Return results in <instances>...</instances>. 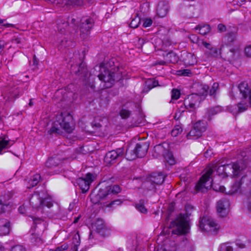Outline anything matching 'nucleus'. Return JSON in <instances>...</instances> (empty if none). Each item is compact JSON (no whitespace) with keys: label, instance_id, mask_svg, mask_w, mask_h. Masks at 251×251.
<instances>
[{"label":"nucleus","instance_id":"nucleus-15","mask_svg":"<svg viewBox=\"0 0 251 251\" xmlns=\"http://www.w3.org/2000/svg\"><path fill=\"white\" fill-rule=\"evenodd\" d=\"M247 165L243 160H239L233 163L232 165L227 164L224 165L225 171H226L227 168L232 169V176L236 177L243 175L244 170L246 168Z\"/></svg>","mask_w":251,"mask_h":251},{"label":"nucleus","instance_id":"nucleus-23","mask_svg":"<svg viewBox=\"0 0 251 251\" xmlns=\"http://www.w3.org/2000/svg\"><path fill=\"white\" fill-rule=\"evenodd\" d=\"M24 92V89L20 87H11L8 92V95L6 100H12L13 98L16 99L20 95H22Z\"/></svg>","mask_w":251,"mask_h":251},{"label":"nucleus","instance_id":"nucleus-37","mask_svg":"<svg viewBox=\"0 0 251 251\" xmlns=\"http://www.w3.org/2000/svg\"><path fill=\"white\" fill-rule=\"evenodd\" d=\"M41 176L39 174L34 175L28 181L29 185L27 186L29 188H32L36 186L39 182Z\"/></svg>","mask_w":251,"mask_h":251},{"label":"nucleus","instance_id":"nucleus-18","mask_svg":"<svg viewBox=\"0 0 251 251\" xmlns=\"http://www.w3.org/2000/svg\"><path fill=\"white\" fill-rule=\"evenodd\" d=\"M10 193L5 194L0 197V213H3L10 211L12 203L10 201Z\"/></svg>","mask_w":251,"mask_h":251},{"label":"nucleus","instance_id":"nucleus-12","mask_svg":"<svg viewBox=\"0 0 251 251\" xmlns=\"http://www.w3.org/2000/svg\"><path fill=\"white\" fill-rule=\"evenodd\" d=\"M203 100V98L200 96L196 94H192L185 99L184 104L186 109L189 111H192L199 107L200 103Z\"/></svg>","mask_w":251,"mask_h":251},{"label":"nucleus","instance_id":"nucleus-55","mask_svg":"<svg viewBox=\"0 0 251 251\" xmlns=\"http://www.w3.org/2000/svg\"><path fill=\"white\" fill-rule=\"evenodd\" d=\"M245 54L248 57H251V45L247 46L245 48Z\"/></svg>","mask_w":251,"mask_h":251},{"label":"nucleus","instance_id":"nucleus-45","mask_svg":"<svg viewBox=\"0 0 251 251\" xmlns=\"http://www.w3.org/2000/svg\"><path fill=\"white\" fill-rule=\"evenodd\" d=\"M9 141L2 138H0V154L2 151L7 148Z\"/></svg>","mask_w":251,"mask_h":251},{"label":"nucleus","instance_id":"nucleus-52","mask_svg":"<svg viewBox=\"0 0 251 251\" xmlns=\"http://www.w3.org/2000/svg\"><path fill=\"white\" fill-rule=\"evenodd\" d=\"M178 75L183 76H189L191 74V71L188 69L179 70L177 71Z\"/></svg>","mask_w":251,"mask_h":251},{"label":"nucleus","instance_id":"nucleus-48","mask_svg":"<svg viewBox=\"0 0 251 251\" xmlns=\"http://www.w3.org/2000/svg\"><path fill=\"white\" fill-rule=\"evenodd\" d=\"M165 157L167 161L170 165H173L175 163V160L171 152L169 151L168 154Z\"/></svg>","mask_w":251,"mask_h":251},{"label":"nucleus","instance_id":"nucleus-4","mask_svg":"<svg viewBox=\"0 0 251 251\" xmlns=\"http://www.w3.org/2000/svg\"><path fill=\"white\" fill-rule=\"evenodd\" d=\"M149 147L147 142L142 141L128 146L126 149V156L127 160H133L137 157H143L147 154Z\"/></svg>","mask_w":251,"mask_h":251},{"label":"nucleus","instance_id":"nucleus-2","mask_svg":"<svg viewBox=\"0 0 251 251\" xmlns=\"http://www.w3.org/2000/svg\"><path fill=\"white\" fill-rule=\"evenodd\" d=\"M101 187L96 194L91 195V201L94 204H97L102 200H111L112 195H116L121 191L119 185L113 186L107 185L105 182H102L100 184Z\"/></svg>","mask_w":251,"mask_h":251},{"label":"nucleus","instance_id":"nucleus-32","mask_svg":"<svg viewBox=\"0 0 251 251\" xmlns=\"http://www.w3.org/2000/svg\"><path fill=\"white\" fill-rule=\"evenodd\" d=\"M222 111V108L220 106H216L207 108L206 110V115L210 120L212 116L217 114Z\"/></svg>","mask_w":251,"mask_h":251},{"label":"nucleus","instance_id":"nucleus-36","mask_svg":"<svg viewBox=\"0 0 251 251\" xmlns=\"http://www.w3.org/2000/svg\"><path fill=\"white\" fill-rule=\"evenodd\" d=\"M195 29L199 30V33L201 35H204L210 32V26L208 25H198L195 27Z\"/></svg>","mask_w":251,"mask_h":251},{"label":"nucleus","instance_id":"nucleus-39","mask_svg":"<svg viewBox=\"0 0 251 251\" xmlns=\"http://www.w3.org/2000/svg\"><path fill=\"white\" fill-rule=\"evenodd\" d=\"M145 201L144 200H141L139 202L135 205L136 208L142 213H146L147 209L145 207Z\"/></svg>","mask_w":251,"mask_h":251},{"label":"nucleus","instance_id":"nucleus-7","mask_svg":"<svg viewBox=\"0 0 251 251\" xmlns=\"http://www.w3.org/2000/svg\"><path fill=\"white\" fill-rule=\"evenodd\" d=\"M213 173V170L211 168L209 169L200 178L199 182L195 186L197 191H201V192H206L209 187L213 185V180L209 182L211 175Z\"/></svg>","mask_w":251,"mask_h":251},{"label":"nucleus","instance_id":"nucleus-3","mask_svg":"<svg viewBox=\"0 0 251 251\" xmlns=\"http://www.w3.org/2000/svg\"><path fill=\"white\" fill-rule=\"evenodd\" d=\"M100 73L98 75L99 79L104 83L103 87L108 88L112 87L115 81H118L122 78L121 72L118 70L116 72L111 70H109L105 67L100 66Z\"/></svg>","mask_w":251,"mask_h":251},{"label":"nucleus","instance_id":"nucleus-17","mask_svg":"<svg viewBox=\"0 0 251 251\" xmlns=\"http://www.w3.org/2000/svg\"><path fill=\"white\" fill-rule=\"evenodd\" d=\"M229 206V200L227 197L219 200L217 203V211L219 215L223 217L226 216L228 212Z\"/></svg>","mask_w":251,"mask_h":251},{"label":"nucleus","instance_id":"nucleus-34","mask_svg":"<svg viewBox=\"0 0 251 251\" xmlns=\"http://www.w3.org/2000/svg\"><path fill=\"white\" fill-rule=\"evenodd\" d=\"M158 85V81L154 79H149L146 82V85L144 88V91L148 92L151 89Z\"/></svg>","mask_w":251,"mask_h":251},{"label":"nucleus","instance_id":"nucleus-62","mask_svg":"<svg viewBox=\"0 0 251 251\" xmlns=\"http://www.w3.org/2000/svg\"><path fill=\"white\" fill-rule=\"evenodd\" d=\"M167 63H168V62L166 61V60H165V61L157 60L155 62V65H167Z\"/></svg>","mask_w":251,"mask_h":251},{"label":"nucleus","instance_id":"nucleus-1","mask_svg":"<svg viewBox=\"0 0 251 251\" xmlns=\"http://www.w3.org/2000/svg\"><path fill=\"white\" fill-rule=\"evenodd\" d=\"M45 195L43 192H35L32 195L29 202L32 208L41 213L49 212L51 216L59 214L60 206L57 204L53 205L51 199Z\"/></svg>","mask_w":251,"mask_h":251},{"label":"nucleus","instance_id":"nucleus-61","mask_svg":"<svg viewBox=\"0 0 251 251\" xmlns=\"http://www.w3.org/2000/svg\"><path fill=\"white\" fill-rule=\"evenodd\" d=\"M228 50H229V55H228L227 57L229 58H233V55H234V52H235V50L233 49H228Z\"/></svg>","mask_w":251,"mask_h":251},{"label":"nucleus","instance_id":"nucleus-25","mask_svg":"<svg viewBox=\"0 0 251 251\" xmlns=\"http://www.w3.org/2000/svg\"><path fill=\"white\" fill-rule=\"evenodd\" d=\"M246 177V176L244 175L239 180L236 179L234 183L231 186L230 190H229L228 192H225V193L228 195H232L237 192L238 190H239L243 183V181Z\"/></svg>","mask_w":251,"mask_h":251},{"label":"nucleus","instance_id":"nucleus-29","mask_svg":"<svg viewBox=\"0 0 251 251\" xmlns=\"http://www.w3.org/2000/svg\"><path fill=\"white\" fill-rule=\"evenodd\" d=\"M168 11V4L164 1H160L159 2L157 9L158 15L160 17H164L167 15Z\"/></svg>","mask_w":251,"mask_h":251},{"label":"nucleus","instance_id":"nucleus-57","mask_svg":"<svg viewBox=\"0 0 251 251\" xmlns=\"http://www.w3.org/2000/svg\"><path fill=\"white\" fill-rule=\"evenodd\" d=\"M218 29L220 32H224L226 30V26L222 24H220L218 25Z\"/></svg>","mask_w":251,"mask_h":251},{"label":"nucleus","instance_id":"nucleus-58","mask_svg":"<svg viewBox=\"0 0 251 251\" xmlns=\"http://www.w3.org/2000/svg\"><path fill=\"white\" fill-rule=\"evenodd\" d=\"M183 5L185 8L191 7L192 3L190 2V0H184L183 2Z\"/></svg>","mask_w":251,"mask_h":251},{"label":"nucleus","instance_id":"nucleus-20","mask_svg":"<svg viewBox=\"0 0 251 251\" xmlns=\"http://www.w3.org/2000/svg\"><path fill=\"white\" fill-rule=\"evenodd\" d=\"M180 60L185 66L194 65L197 63V60L194 54L186 51L181 52Z\"/></svg>","mask_w":251,"mask_h":251},{"label":"nucleus","instance_id":"nucleus-24","mask_svg":"<svg viewBox=\"0 0 251 251\" xmlns=\"http://www.w3.org/2000/svg\"><path fill=\"white\" fill-rule=\"evenodd\" d=\"M56 22L58 31L61 34H65L67 31L70 30L68 21H66L65 19H58Z\"/></svg>","mask_w":251,"mask_h":251},{"label":"nucleus","instance_id":"nucleus-63","mask_svg":"<svg viewBox=\"0 0 251 251\" xmlns=\"http://www.w3.org/2000/svg\"><path fill=\"white\" fill-rule=\"evenodd\" d=\"M76 203V202L75 201V200L72 202L70 203L68 207V210L70 211H71L74 209Z\"/></svg>","mask_w":251,"mask_h":251},{"label":"nucleus","instance_id":"nucleus-41","mask_svg":"<svg viewBox=\"0 0 251 251\" xmlns=\"http://www.w3.org/2000/svg\"><path fill=\"white\" fill-rule=\"evenodd\" d=\"M30 240L31 242L35 245H38L42 243L41 238L35 234H31Z\"/></svg>","mask_w":251,"mask_h":251},{"label":"nucleus","instance_id":"nucleus-27","mask_svg":"<svg viewBox=\"0 0 251 251\" xmlns=\"http://www.w3.org/2000/svg\"><path fill=\"white\" fill-rule=\"evenodd\" d=\"M10 230V223L6 220H0V236L8 234Z\"/></svg>","mask_w":251,"mask_h":251},{"label":"nucleus","instance_id":"nucleus-50","mask_svg":"<svg viewBox=\"0 0 251 251\" xmlns=\"http://www.w3.org/2000/svg\"><path fill=\"white\" fill-rule=\"evenodd\" d=\"M142 22L143 26L144 27H148L150 26L152 24V20L151 18H145L143 19Z\"/></svg>","mask_w":251,"mask_h":251},{"label":"nucleus","instance_id":"nucleus-64","mask_svg":"<svg viewBox=\"0 0 251 251\" xmlns=\"http://www.w3.org/2000/svg\"><path fill=\"white\" fill-rule=\"evenodd\" d=\"M145 42V40L143 38H139L138 42V45L139 46V48H142Z\"/></svg>","mask_w":251,"mask_h":251},{"label":"nucleus","instance_id":"nucleus-5","mask_svg":"<svg viewBox=\"0 0 251 251\" xmlns=\"http://www.w3.org/2000/svg\"><path fill=\"white\" fill-rule=\"evenodd\" d=\"M72 120V117L68 115L66 117L62 118L61 122H55L51 127L48 131V134L50 135V137L54 135L57 136L62 133V129H63L68 133H71L73 130V126H71L70 120Z\"/></svg>","mask_w":251,"mask_h":251},{"label":"nucleus","instance_id":"nucleus-43","mask_svg":"<svg viewBox=\"0 0 251 251\" xmlns=\"http://www.w3.org/2000/svg\"><path fill=\"white\" fill-rule=\"evenodd\" d=\"M219 251H233V249L228 243H224L221 245Z\"/></svg>","mask_w":251,"mask_h":251},{"label":"nucleus","instance_id":"nucleus-53","mask_svg":"<svg viewBox=\"0 0 251 251\" xmlns=\"http://www.w3.org/2000/svg\"><path fill=\"white\" fill-rule=\"evenodd\" d=\"M122 202V201L119 199H115L114 200L111 201L108 204H107L108 207H112L113 205H120Z\"/></svg>","mask_w":251,"mask_h":251},{"label":"nucleus","instance_id":"nucleus-44","mask_svg":"<svg viewBox=\"0 0 251 251\" xmlns=\"http://www.w3.org/2000/svg\"><path fill=\"white\" fill-rule=\"evenodd\" d=\"M141 20L139 17H135L133 19L130 24V26L132 28H136L138 26Z\"/></svg>","mask_w":251,"mask_h":251},{"label":"nucleus","instance_id":"nucleus-21","mask_svg":"<svg viewBox=\"0 0 251 251\" xmlns=\"http://www.w3.org/2000/svg\"><path fill=\"white\" fill-rule=\"evenodd\" d=\"M64 159L58 155H54L48 159L46 165L48 168L53 169L60 165Z\"/></svg>","mask_w":251,"mask_h":251},{"label":"nucleus","instance_id":"nucleus-10","mask_svg":"<svg viewBox=\"0 0 251 251\" xmlns=\"http://www.w3.org/2000/svg\"><path fill=\"white\" fill-rule=\"evenodd\" d=\"M206 129V123L201 121H199L195 123L193 128L187 135L188 139H196L201 136L202 134Z\"/></svg>","mask_w":251,"mask_h":251},{"label":"nucleus","instance_id":"nucleus-19","mask_svg":"<svg viewBox=\"0 0 251 251\" xmlns=\"http://www.w3.org/2000/svg\"><path fill=\"white\" fill-rule=\"evenodd\" d=\"M237 88L242 95V98L249 99V102L251 106V86H249L247 82L244 81L239 84Z\"/></svg>","mask_w":251,"mask_h":251},{"label":"nucleus","instance_id":"nucleus-47","mask_svg":"<svg viewBox=\"0 0 251 251\" xmlns=\"http://www.w3.org/2000/svg\"><path fill=\"white\" fill-rule=\"evenodd\" d=\"M120 114L122 118L126 119L129 117L130 115V112L128 110L122 109L120 112Z\"/></svg>","mask_w":251,"mask_h":251},{"label":"nucleus","instance_id":"nucleus-60","mask_svg":"<svg viewBox=\"0 0 251 251\" xmlns=\"http://www.w3.org/2000/svg\"><path fill=\"white\" fill-rule=\"evenodd\" d=\"M213 152L211 150H207L204 153V156L206 158H208L211 156Z\"/></svg>","mask_w":251,"mask_h":251},{"label":"nucleus","instance_id":"nucleus-31","mask_svg":"<svg viewBox=\"0 0 251 251\" xmlns=\"http://www.w3.org/2000/svg\"><path fill=\"white\" fill-rule=\"evenodd\" d=\"M164 57L168 63L175 64L177 63L179 60V57L173 51L169 52L164 56Z\"/></svg>","mask_w":251,"mask_h":251},{"label":"nucleus","instance_id":"nucleus-46","mask_svg":"<svg viewBox=\"0 0 251 251\" xmlns=\"http://www.w3.org/2000/svg\"><path fill=\"white\" fill-rule=\"evenodd\" d=\"M219 87V84L217 83H214L211 88L209 91V94L210 96L215 97L217 90Z\"/></svg>","mask_w":251,"mask_h":251},{"label":"nucleus","instance_id":"nucleus-40","mask_svg":"<svg viewBox=\"0 0 251 251\" xmlns=\"http://www.w3.org/2000/svg\"><path fill=\"white\" fill-rule=\"evenodd\" d=\"M236 39V34L234 32L229 33L225 37V40L227 44L233 43Z\"/></svg>","mask_w":251,"mask_h":251},{"label":"nucleus","instance_id":"nucleus-38","mask_svg":"<svg viewBox=\"0 0 251 251\" xmlns=\"http://www.w3.org/2000/svg\"><path fill=\"white\" fill-rule=\"evenodd\" d=\"M65 3L68 6L71 5H81L84 1H87L89 2H91V0H65Z\"/></svg>","mask_w":251,"mask_h":251},{"label":"nucleus","instance_id":"nucleus-28","mask_svg":"<svg viewBox=\"0 0 251 251\" xmlns=\"http://www.w3.org/2000/svg\"><path fill=\"white\" fill-rule=\"evenodd\" d=\"M149 177L151 179V181L154 183L156 185L161 184L165 179V176L161 172L152 173Z\"/></svg>","mask_w":251,"mask_h":251},{"label":"nucleus","instance_id":"nucleus-59","mask_svg":"<svg viewBox=\"0 0 251 251\" xmlns=\"http://www.w3.org/2000/svg\"><path fill=\"white\" fill-rule=\"evenodd\" d=\"M32 218L33 219V223L35 225H37L38 224L41 223V222H43L44 221L40 218H34L33 217H32Z\"/></svg>","mask_w":251,"mask_h":251},{"label":"nucleus","instance_id":"nucleus-49","mask_svg":"<svg viewBox=\"0 0 251 251\" xmlns=\"http://www.w3.org/2000/svg\"><path fill=\"white\" fill-rule=\"evenodd\" d=\"M180 91L177 89H173L172 90V99L173 100H177L180 97Z\"/></svg>","mask_w":251,"mask_h":251},{"label":"nucleus","instance_id":"nucleus-54","mask_svg":"<svg viewBox=\"0 0 251 251\" xmlns=\"http://www.w3.org/2000/svg\"><path fill=\"white\" fill-rule=\"evenodd\" d=\"M11 251H26V250L23 246L18 245L13 247Z\"/></svg>","mask_w":251,"mask_h":251},{"label":"nucleus","instance_id":"nucleus-51","mask_svg":"<svg viewBox=\"0 0 251 251\" xmlns=\"http://www.w3.org/2000/svg\"><path fill=\"white\" fill-rule=\"evenodd\" d=\"M247 197L246 205L248 210L251 212V190L249 192Z\"/></svg>","mask_w":251,"mask_h":251},{"label":"nucleus","instance_id":"nucleus-11","mask_svg":"<svg viewBox=\"0 0 251 251\" xmlns=\"http://www.w3.org/2000/svg\"><path fill=\"white\" fill-rule=\"evenodd\" d=\"M206 129V123L201 121H199L195 123L193 128L187 135L188 139H196L201 136L202 134Z\"/></svg>","mask_w":251,"mask_h":251},{"label":"nucleus","instance_id":"nucleus-30","mask_svg":"<svg viewBox=\"0 0 251 251\" xmlns=\"http://www.w3.org/2000/svg\"><path fill=\"white\" fill-rule=\"evenodd\" d=\"M190 2L192 3V5L191 7L185 8V10L188 16L194 17L198 10V3L196 0H190Z\"/></svg>","mask_w":251,"mask_h":251},{"label":"nucleus","instance_id":"nucleus-13","mask_svg":"<svg viewBox=\"0 0 251 251\" xmlns=\"http://www.w3.org/2000/svg\"><path fill=\"white\" fill-rule=\"evenodd\" d=\"M79 25L80 35L82 38L85 39L90 33V31L94 25V20L92 18H83L80 21Z\"/></svg>","mask_w":251,"mask_h":251},{"label":"nucleus","instance_id":"nucleus-9","mask_svg":"<svg viewBox=\"0 0 251 251\" xmlns=\"http://www.w3.org/2000/svg\"><path fill=\"white\" fill-rule=\"evenodd\" d=\"M170 227H174L172 233L176 235L184 234L188 232L189 225L184 218L179 217L172 221L170 225Z\"/></svg>","mask_w":251,"mask_h":251},{"label":"nucleus","instance_id":"nucleus-35","mask_svg":"<svg viewBox=\"0 0 251 251\" xmlns=\"http://www.w3.org/2000/svg\"><path fill=\"white\" fill-rule=\"evenodd\" d=\"M143 185L144 187L149 191H155L156 189V185L151 181V179L149 176L147 177L146 181L143 183Z\"/></svg>","mask_w":251,"mask_h":251},{"label":"nucleus","instance_id":"nucleus-26","mask_svg":"<svg viewBox=\"0 0 251 251\" xmlns=\"http://www.w3.org/2000/svg\"><path fill=\"white\" fill-rule=\"evenodd\" d=\"M194 88L196 89V94L204 99L205 96L208 94L209 86L206 84H196L194 85Z\"/></svg>","mask_w":251,"mask_h":251},{"label":"nucleus","instance_id":"nucleus-33","mask_svg":"<svg viewBox=\"0 0 251 251\" xmlns=\"http://www.w3.org/2000/svg\"><path fill=\"white\" fill-rule=\"evenodd\" d=\"M80 243V236L78 233L75 234L73 238L71 251H78V247Z\"/></svg>","mask_w":251,"mask_h":251},{"label":"nucleus","instance_id":"nucleus-8","mask_svg":"<svg viewBox=\"0 0 251 251\" xmlns=\"http://www.w3.org/2000/svg\"><path fill=\"white\" fill-rule=\"evenodd\" d=\"M124 155V149L123 148H118L108 151L104 156V162L107 166H110L120 161Z\"/></svg>","mask_w":251,"mask_h":251},{"label":"nucleus","instance_id":"nucleus-56","mask_svg":"<svg viewBox=\"0 0 251 251\" xmlns=\"http://www.w3.org/2000/svg\"><path fill=\"white\" fill-rule=\"evenodd\" d=\"M174 204L173 203H171L169 204L168 208V216H170L171 213L174 211Z\"/></svg>","mask_w":251,"mask_h":251},{"label":"nucleus","instance_id":"nucleus-14","mask_svg":"<svg viewBox=\"0 0 251 251\" xmlns=\"http://www.w3.org/2000/svg\"><path fill=\"white\" fill-rule=\"evenodd\" d=\"M96 177L95 174L90 173H87L84 178L79 177L76 180V184L79 186L83 193L87 192L89 188L91 183L94 181Z\"/></svg>","mask_w":251,"mask_h":251},{"label":"nucleus","instance_id":"nucleus-22","mask_svg":"<svg viewBox=\"0 0 251 251\" xmlns=\"http://www.w3.org/2000/svg\"><path fill=\"white\" fill-rule=\"evenodd\" d=\"M248 107V104L246 102H241L228 107V109L233 114H237L246 111Z\"/></svg>","mask_w":251,"mask_h":251},{"label":"nucleus","instance_id":"nucleus-42","mask_svg":"<svg viewBox=\"0 0 251 251\" xmlns=\"http://www.w3.org/2000/svg\"><path fill=\"white\" fill-rule=\"evenodd\" d=\"M97 230L99 232H100L105 227V225L103 221L101 219H98L95 223Z\"/></svg>","mask_w":251,"mask_h":251},{"label":"nucleus","instance_id":"nucleus-16","mask_svg":"<svg viewBox=\"0 0 251 251\" xmlns=\"http://www.w3.org/2000/svg\"><path fill=\"white\" fill-rule=\"evenodd\" d=\"M71 70L74 72L76 75L80 76V79L83 82V84L87 85L89 84L90 74L88 73L87 68L85 66V64L81 63L79 66L77 67V70H74V67H72Z\"/></svg>","mask_w":251,"mask_h":251},{"label":"nucleus","instance_id":"nucleus-6","mask_svg":"<svg viewBox=\"0 0 251 251\" xmlns=\"http://www.w3.org/2000/svg\"><path fill=\"white\" fill-rule=\"evenodd\" d=\"M199 226L201 231H207L213 234H216L220 228V226L208 216L200 217Z\"/></svg>","mask_w":251,"mask_h":251}]
</instances>
